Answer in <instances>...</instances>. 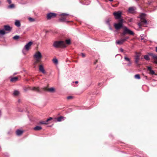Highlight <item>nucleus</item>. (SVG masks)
Returning <instances> with one entry per match:
<instances>
[{"mask_svg": "<svg viewBox=\"0 0 157 157\" xmlns=\"http://www.w3.org/2000/svg\"><path fill=\"white\" fill-rule=\"evenodd\" d=\"M145 14L144 13H141L140 15V22L138 24L140 28H141V26H146L147 24V21L144 18L145 17Z\"/></svg>", "mask_w": 157, "mask_h": 157, "instance_id": "nucleus-1", "label": "nucleus"}, {"mask_svg": "<svg viewBox=\"0 0 157 157\" xmlns=\"http://www.w3.org/2000/svg\"><path fill=\"white\" fill-rule=\"evenodd\" d=\"M53 46L55 48H65L66 47L65 42L63 41H55L53 43Z\"/></svg>", "mask_w": 157, "mask_h": 157, "instance_id": "nucleus-2", "label": "nucleus"}, {"mask_svg": "<svg viewBox=\"0 0 157 157\" xmlns=\"http://www.w3.org/2000/svg\"><path fill=\"white\" fill-rule=\"evenodd\" d=\"M34 57L35 58L36 61L34 62V64L36 65L38 62H40L41 59L42 57L41 53L40 52H36L34 55Z\"/></svg>", "mask_w": 157, "mask_h": 157, "instance_id": "nucleus-3", "label": "nucleus"}, {"mask_svg": "<svg viewBox=\"0 0 157 157\" xmlns=\"http://www.w3.org/2000/svg\"><path fill=\"white\" fill-rule=\"evenodd\" d=\"M33 43L32 42L29 41L25 46L22 50V52L24 55H25L26 52L29 50Z\"/></svg>", "mask_w": 157, "mask_h": 157, "instance_id": "nucleus-4", "label": "nucleus"}, {"mask_svg": "<svg viewBox=\"0 0 157 157\" xmlns=\"http://www.w3.org/2000/svg\"><path fill=\"white\" fill-rule=\"evenodd\" d=\"M124 30L123 32L122 33L123 35H124L126 34H129L131 35H133L134 33L132 31L129 30L128 28L124 26Z\"/></svg>", "mask_w": 157, "mask_h": 157, "instance_id": "nucleus-5", "label": "nucleus"}, {"mask_svg": "<svg viewBox=\"0 0 157 157\" xmlns=\"http://www.w3.org/2000/svg\"><path fill=\"white\" fill-rule=\"evenodd\" d=\"M123 20L121 19L120 20L119 22L118 23H115L114 26L117 30H118L122 27Z\"/></svg>", "mask_w": 157, "mask_h": 157, "instance_id": "nucleus-6", "label": "nucleus"}, {"mask_svg": "<svg viewBox=\"0 0 157 157\" xmlns=\"http://www.w3.org/2000/svg\"><path fill=\"white\" fill-rule=\"evenodd\" d=\"M113 15L116 19H119L121 17V13L120 11L113 13Z\"/></svg>", "mask_w": 157, "mask_h": 157, "instance_id": "nucleus-7", "label": "nucleus"}, {"mask_svg": "<svg viewBox=\"0 0 157 157\" xmlns=\"http://www.w3.org/2000/svg\"><path fill=\"white\" fill-rule=\"evenodd\" d=\"M61 15L63 16V17L59 19V21L61 22L66 21V17L68 16V14L64 13H62L61 14Z\"/></svg>", "mask_w": 157, "mask_h": 157, "instance_id": "nucleus-8", "label": "nucleus"}, {"mask_svg": "<svg viewBox=\"0 0 157 157\" xmlns=\"http://www.w3.org/2000/svg\"><path fill=\"white\" fill-rule=\"evenodd\" d=\"M149 55L152 57L154 60V63L157 64V56L152 53H150Z\"/></svg>", "mask_w": 157, "mask_h": 157, "instance_id": "nucleus-9", "label": "nucleus"}, {"mask_svg": "<svg viewBox=\"0 0 157 157\" xmlns=\"http://www.w3.org/2000/svg\"><path fill=\"white\" fill-rule=\"evenodd\" d=\"M56 15V14L53 13H48L47 15V18L48 19H50L51 18L55 17Z\"/></svg>", "mask_w": 157, "mask_h": 157, "instance_id": "nucleus-10", "label": "nucleus"}, {"mask_svg": "<svg viewBox=\"0 0 157 157\" xmlns=\"http://www.w3.org/2000/svg\"><path fill=\"white\" fill-rule=\"evenodd\" d=\"M52 117H50L46 121H41L39 122V124H48L47 122L52 120Z\"/></svg>", "mask_w": 157, "mask_h": 157, "instance_id": "nucleus-11", "label": "nucleus"}, {"mask_svg": "<svg viewBox=\"0 0 157 157\" xmlns=\"http://www.w3.org/2000/svg\"><path fill=\"white\" fill-rule=\"evenodd\" d=\"M136 10V8L134 7H130L128 9V12L129 13H134Z\"/></svg>", "mask_w": 157, "mask_h": 157, "instance_id": "nucleus-12", "label": "nucleus"}, {"mask_svg": "<svg viewBox=\"0 0 157 157\" xmlns=\"http://www.w3.org/2000/svg\"><path fill=\"white\" fill-rule=\"evenodd\" d=\"M124 60L128 62V63L127 64V65L128 66H130L132 64V62L130 61V59L128 58L126 56H125L124 57Z\"/></svg>", "mask_w": 157, "mask_h": 157, "instance_id": "nucleus-13", "label": "nucleus"}, {"mask_svg": "<svg viewBox=\"0 0 157 157\" xmlns=\"http://www.w3.org/2000/svg\"><path fill=\"white\" fill-rule=\"evenodd\" d=\"M39 70L43 74L46 73V71H45L42 65H41L39 66Z\"/></svg>", "mask_w": 157, "mask_h": 157, "instance_id": "nucleus-14", "label": "nucleus"}, {"mask_svg": "<svg viewBox=\"0 0 157 157\" xmlns=\"http://www.w3.org/2000/svg\"><path fill=\"white\" fill-rule=\"evenodd\" d=\"M147 68V70L149 71V74L151 75H155L154 71L151 69V68L150 67L148 66Z\"/></svg>", "mask_w": 157, "mask_h": 157, "instance_id": "nucleus-15", "label": "nucleus"}, {"mask_svg": "<svg viewBox=\"0 0 157 157\" xmlns=\"http://www.w3.org/2000/svg\"><path fill=\"white\" fill-rule=\"evenodd\" d=\"M140 55V54H137L135 56V62L137 64H138Z\"/></svg>", "mask_w": 157, "mask_h": 157, "instance_id": "nucleus-16", "label": "nucleus"}, {"mask_svg": "<svg viewBox=\"0 0 157 157\" xmlns=\"http://www.w3.org/2000/svg\"><path fill=\"white\" fill-rule=\"evenodd\" d=\"M124 42L123 39H121L119 40L116 41V44L119 45H121Z\"/></svg>", "mask_w": 157, "mask_h": 157, "instance_id": "nucleus-17", "label": "nucleus"}, {"mask_svg": "<svg viewBox=\"0 0 157 157\" xmlns=\"http://www.w3.org/2000/svg\"><path fill=\"white\" fill-rule=\"evenodd\" d=\"M4 28L6 31H10L11 29V28L9 25H6L4 26Z\"/></svg>", "mask_w": 157, "mask_h": 157, "instance_id": "nucleus-18", "label": "nucleus"}, {"mask_svg": "<svg viewBox=\"0 0 157 157\" xmlns=\"http://www.w3.org/2000/svg\"><path fill=\"white\" fill-rule=\"evenodd\" d=\"M16 133L17 135L20 136L23 133V131L20 130H17L16 132Z\"/></svg>", "mask_w": 157, "mask_h": 157, "instance_id": "nucleus-19", "label": "nucleus"}, {"mask_svg": "<svg viewBox=\"0 0 157 157\" xmlns=\"http://www.w3.org/2000/svg\"><path fill=\"white\" fill-rule=\"evenodd\" d=\"M42 129V127L40 126H36L34 128V129L36 131L40 130Z\"/></svg>", "mask_w": 157, "mask_h": 157, "instance_id": "nucleus-20", "label": "nucleus"}, {"mask_svg": "<svg viewBox=\"0 0 157 157\" xmlns=\"http://www.w3.org/2000/svg\"><path fill=\"white\" fill-rule=\"evenodd\" d=\"M15 25L17 27H19L21 25V24L20 21L18 20H17L15 22Z\"/></svg>", "mask_w": 157, "mask_h": 157, "instance_id": "nucleus-21", "label": "nucleus"}, {"mask_svg": "<svg viewBox=\"0 0 157 157\" xmlns=\"http://www.w3.org/2000/svg\"><path fill=\"white\" fill-rule=\"evenodd\" d=\"M18 78L17 77H14L12 78L10 80L11 82H14L18 80Z\"/></svg>", "mask_w": 157, "mask_h": 157, "instance_id": "nucleus-22", "label": "nucleus"}, {"mask_svg": "<svg viewBox=\"0 0 157 157\" xmlns=\"http://www.w3.org/2000/svg\"><path fill=\"white\" fill-rule=\"evenodd\" d=\"M31 90L36 92H39L40 90L39 87H33L32 88Z\"/></svg>", "mask_w": 157, "mask_h": 157, "instance_id": "nucleus-23", "label": "nucleus"}, {"mask_svg": "<svg viewBox=\"0 0 157 157\" xmlns=\"http://www.w3.org/2000/svg\"><path fill=\"white\" fill-rule=\"evenodd\" d=\"M19 94V92L18 91L16 90H14L13 93V95L15 96H17Z\"/></svg>", "mask_w": 157, "mask_h": 157, "instance_id": "nucleus-24", "label": "nucleus"}, {"mask_svg": "<svg viewBox=\"0 0 157 157\" xmlns=\"http://www.w3.org/2000/svg\"><path fill=\"white\" fill-rule=\"evenodd\" d=\"M144 59L147 60H149L150 59V58L148 55H145L144 56Z\"/></svg>", "mask_w": 157, "mask_h": 157, "instance_id": "nucleus-25", "label": "nucleus"}, {"mask_svg": "<svg viewBox=\"0 0 157 157\" xmlns=\"http://www.w3.org/2000/svg\"><path fill=\"white\" fill-rule=\"evenodd\" d=\"M48 90L50 92H53L55 91V89L53 87H52L49 88L48 89Z\"/></svg>", "mask_w": 157, "mask_h": 157, "instance_id": "nucleus-26", "label": "nucleus"}, {"mask_svg": "<svg viewBox=\"0 0 157 157\" xmlns=\"http://www.w3.org/2000/svg\"><path fill=\"white\" fill-rule=\"evenodd\" d=\"M63 117H60L57 118V120L58 121H62L63 118Z\"/></svg>", "mask_w": 157, "mask_h": 157, "instance_id": "nucleus-27", "label": "nucleus"}, {"mask_svg": "<svg viewBox=\"0 0 157 157\" xmlns=\"http://www.w3.org/2000/svg\"><path fill=\"white\" fill-rule=\"evenodd\" d=\"M6 33L4 30H0V34L1 35H3Z\"/></svg>", "mask_w": 157, "mask_h": 157, "instance_id": "nucleus-28", "label": "nucleus"}, {"mask_svg": "<svg viewBox=\"0 0 157 157\" xmlns=\"http://www.w3.org/2000/svg\"><path fill=\"white\" fill-rule=\"evenodd\" d=\"M135 77L136 79H140V75L139 74H136L135 75Z\"/></svg>", "mask_w": 157, "mask_h": 157, "instance_id": "nucleus-29", "label": "nucleus"}, {"mask_svg": "<svg viewBox=\"0 0 157 157\" xmlns=\"http://www.w3.org/2000/svg\"><path fill=\"white\" fill-rule=\"evenodd\" d=\"M19 38V36L18 35H16L13 37V39L15 40H18Z\"/></svg>", "mask_w": 157, "mask_h": 157, "instance_id": "nucleus-30", "label": "nucleus"}, {"mask_svg": "<svg viewBox=\"0 0 157 157\" xmlns=\"http://www.w3.org/2000/svg\"><path fill=\"white\" fill-rule=\"evenodd\" d=\"M66 43L67 44H69L71 43V40L70 39L67 40H66Z\"/></svg>", "mask_w": 157, "mask_h": 157, "instance_id": "nucleus-31", "label": "nucleus"}, {"mask_svg": "<svg viewBox=\"0 0 157 157\" xmlns=\"http://www.w3.org/2000/svg\"><path fill=\"white\" fill-rule=\"evenodd\" d=\"M53 61L55 64H57L58 63V60L56 58L54 59H53Z\"/></svg>", "mask_w": 157, "mask_h": 157, "instance_id": "nucleus-32", "label": "nucleus"}, {"mask_svg": "<svg viewBox=\"0 0 157 157\" xmlns=\"http://www.w3.org/2000/svg\"><path fill=\"white\" fill-rule=\"evenodd\" d=\"M29 20L31 22L34 21H35V19L31 17L29 18Z\"/></svg>", "mask_w": 157, "mask_h": 157, "instance_id": "nucleus-33", "label": "nucleus"}, {"mask_svg": "<svg viewBox=\"0 0 157 157\" xmlns=\"http://www.w3.org/2000/svg\"><path fill=\"white\" fill-rule=\"evenodd\" d=\"M14 7V5L13 4H12L8 6L9 8H13Z\"/></svg>", "mask_w": 157, "mask_h": 157, "instance_id": "nucleus-34", "label": "nucleus"}, {"mask_svg": "<svg viewBox=\"0 0 157 157\" xmlns=\"http://www.w3.org/2000/svg\"><path fill=\"white\" fill-rule=\"evenodd\" d=\"M128 38H129L128 37H126L123 39L124 40L125 42V41H126L127 40V39H128Z\"/></svg>", "mask_w": 157, "mask_h": 157, "instance_id": "nucleus-35", "label": "nucleus"}, {"mask_svg": "<svg viewBox=\"0 0 157 157\" xmlns=\"http://www.w3.org/2000/svg\"><path fill=\"white\" fill-rule=\"evenodd\" d=\"M81 56L82 57H85V55L84 53H81Z\"/></svg>", "mask_w": 157, "mask_h": 157, "instance_id": "nucleus-36", "label": "nucleus"}, {"mask_svg": "<svg viewBox=\"0 0 157 157\" xmlns=\"http://www.w3.org/2000/svg\"><path fill=\"white\" fill-rule=\"evenodd\" d=\"M72 98V97L71 96H69L67 97V99H70Z\"/></svg>", "mask_w": 157, "mask_h": 157, "instance_id": "nucleus-37", "label": "nucleus"}, {"mask_svg": "<svg viewBox=\"0 0 157 157\" xmlns=\"http://www.w3.org/2000/svg\"><path fill=\"white\" fill-rule=\"evenodd\" d=\"M7 1L9 4L11 3V0H7Z\"/></svg>", "mask_w": 157, "mask_h": 157, "instance_id": "nucleus-38", "label": "nucleus"}, {"mask_svg": "<svg viewBox=\"0 0 157 157\" xmlns=\"http://www.w3.org/2000/svg\"><path fill=\"white\" fill-rule=\"evenodd\" d=\"M120 50L121 52H123V49L122 48H121L120 49Z\"/></svg>", "mask_w": 157, "mask_h": 157, "instance_id": "nucleus-39", "label": "nucleus"}, {"mask_svg": "<svg viewBox=\"0 0 157 157\" xmlns=\"http://www.w3.org/2000/svg\"><path fill=\"white\" fill-rule=\"evenodd\" d=\"M155 51L157 52V47L155 48Z\"/></svg>", "mask_w": 157, "mask_h": 157, "instance_id": "nucleus-40", "label": "nucleus"}, {"mask_svg": "<svg viewBox=\"0 0 157 157\" xmlns=\"http://www.w3.org/2000/svg\"><path fill=\"white\" fill-rule=\"evenodd\" d=\"M75 83H78V81H75Z\"/></svg>", "mask_w": 157, "mask_h": 157, "instance_id": "nucleus-41", "label": "nucleus"}, {"mask_svg": "<svg viewBox=\"0 0 157 157\" xmlns=\"http://www.w3.org/2000/svg\"><path fill=\"white\" fill-rule=\"evenodd\" d=\"M110 2L113 1V0H108Z\"/></svg>", "mask_w": 157, "mask_h": 157, "instance_id": "nucleus-42", "label": "nucleus"}, {"mask_svg": "<svg viewBox=\"0 0 157 157\" xmlns=\"http://www.w3.org/2000/svg\"><path fill=\"white\" fill-rule=\"evenodd\" d=\"M46 89H47V88H45L44 90H46Z\"/></svg>", "mask_w": 157, "mask_h": 157, "instance_id": "nucleus-43", "label": "nucleus"}]
</instances>
